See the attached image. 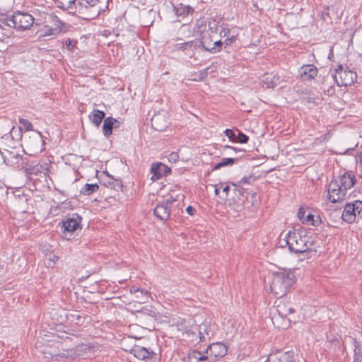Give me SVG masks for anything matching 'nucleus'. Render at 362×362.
<instances>
[{
	"label": "nucleus",
	"instance_id": "c756f323",
	"mask_svg": "<svg viewBox=\"0 0 362 362\" xmlns=\"http://www.w3.org/2000/svg\"><path fill=\"white\" fill-rule=\"evenodd\" d=\"M59 259V257L52 252L46 255L45 264L47 267L53 268L56 262Z\"/></svg>",
	"mask_w": 362,
	"mask_h": 362
},
{
	"label": "nucleus",
	"instance_id": "2f4dec72",
	"mask_svg": "<svg viewBox=\"0 0 362 362\" xmlns=\"http://www.w3.org/2000/svg\"><path fill=\"white\" fill-rule=\"evenodd\" d=\"M137 293L136 298L139 303H146L151 298V293L146 289H139Z\"/></svg>",
	"mask_w": 362,
	"mask_h": 362
},
{
	"label": "nucleus",
	"instance_id": "f704fd0d",
	"mask_svg": "<svg viewBox=\"0 0 362 362\" xmlns=\"http://www.w3.org/2000/svg\"><path fill=\"white\" fill-rule=\"evenodd\" d=\"M238 34L235 33V30L232 32V34H230L226 39L224 40L223 43L226 45V47L228 45L234 43L237 40Z\"/></svg>",
	"mask_w": 362,
	"mask_h": 362
},
{
	"label": "nucleus",
	"instance_id": "cd10ccee",
	"mask_svg": "<svg viewBox=\"0 0 362 362\" xmlns=\"http://www.w3.org/2000/svg\"><path fill=\"white\" fill-rule=\"evenodd\" d=\"M320 223V217L319 216H314L311 214H308L305 216V220L303 221V224H307L313 226H318Z\"/></svg>",
	"mask_w": 362,
	"mask_h": 362
},
{
	"label": "nucleus",
	"instance_id": "864d4df0",
	"mask_svg": "<svg viewBox=\"0 0 362 362\" xmlns=\"http://www.w3.org/2000/svg\"><path fill=\"white\" fill-rule=\"evenodd\" d=\"M205 327H206V325H202L199 326V334L200 335V341H203V339H204V337L202 335V329L205 330Z\"/></svg>",
	"mask_w": 362,
	"mask_h": 362
},
{
	"label": "nucleus",
	"instance_id": "6e6d98bb",
	"mask_svg": "<svg viewBox=\"0 0 362 362\" xmlns=\"http://www.w3.org/2000/svg\"><path fill=\"white\" fill-rule=\"evenodd\" d=\"M265 362H282V361L277 357H274V358H269Z\"/></svg>",
	"mask_w": 362,
	"mask_h": 362
},
{
	"label": "nucleus",
	"instance_id": "58836bf2",
	"mask_svg": "<svg viewBox=\"0 0 362 362\" xmlns=\"http://www.w3.org/2000/svg\"><path fill=\"white\" fill-rule=\"evenodd\" d=\"M238 131V136H236V142H239L240 144H246L247 143L248 140H249V137L245 134L244 133H243L242 132Z\"/></svg>",
	"mask_w": 362,
	"mask_h": 362
},
{
	"label": "nucleus",
	"instance_id": "09e8293b",
	"mask_svg": "<svg viewBox=\"0 0 362 362\" xmlns=\"http://www.w3.org/2000/svg\"><path fill=\"white\" fill-rule=\"evenodd\" d=\"M5 28L2 25H0V41H2L4 37L6 36V33L4 32Z\"/></svg>",
	"mask_w": 362,
	"mask_h": 362
},
{
	"label": "nucleus",
	"instance_id": "bf43d9fd",
	"mask_svg": "<svg viewBox=\"0 0 362 362\" xmlns=\"http://www.w3.org/2000/svg\"><path fill=\"white\" fill-rule=\"evenodd\" d=\"M120 124H121V122L119 121H118V122L115 123V124L114 125V128L115 129L119 128L120 127Z\"/></svg>",
	"mask_w": 362,
	"mask_h": 362
},
{
	"label": "nucleus",
	"instance_id": "69168bd1",
	"mask_svg": "<svg viewBox=\"0 0 362 362\" xmlns=\"http://www.w3.org/2000/svg\"><path fill=\"white\" fill-rule=\"evenodd\" d=\"M360 162L362 163V156L360 157Z\"/></svg>",
	"mask_w": 362,
	"mask_h": 362
},
{
	"label": "nucleus",
	"instance_id": "7ed1b4c3",
	"mask_svg": "<svg viewBox=\"0 0 362 362\" xmlns=\"http://www.w3.org/2000/svg\"><path fill=\"white\" fill-rule=\"evenodd\" d=\"M2 24L18 31L29 30L35 23V18L28 13L16 11L11 16L1 20Z\"/></svg>",
	"mask_w": 362,
	"mask_h": 362
},
{
	"label": "nucleus",
	"instance_id": "e433bc0d",
	"mask_svg": "<svg viewBox=\"0 0 362 362\" xmlns=\"http://www.w3.org/2000/svg\"><path fill=\"white\" fill-rule=\"evenodd\" d=\"M19 123L21 124L24 127L25 131H32L33 130V124L28 119H23V118H19Z\"/></svg>",
	"mask_w": 362,
	"mask_h": 362
},
{
	"label": "nucleus",
	"instance_id": "3c124183",
	"mask_svg": "<svg viewBox=\"0 0 362 362\" xmlns=\"http://www.w3.org/2000/svg\"><path fill=\"white\" fill-rule=\"evenodd\" d=\"M11 159H13L15 160L16 161H12L13 163H16V164H18L19 160H23V158L22 156H20L18 154L17 155H13V156H11Z\"/></svg>",
	"mask_w": 362,
	"mask_h": 362
},
{
	"label": "nucleus",
	"instance_id": "9b49d317",
	"mask_svg": "<svg viewBox=\"0 0 362 362\" xmlns=\"http://www.w3.org/2000/svg\"><path fill=\"white\" fill-rule=\"evenodd\" d=\"M100 183L117 192L122 191L123 187V184L121 180L115 179L112 176L107 173L103 176H101Z\"/></svg>",
	"mask_w": 362,
	"mask_h": 362
},
{
	"label": "nucleus",
	"instance_id": "dca6fc26",
	"mask_svg": "<svg viewBox=\"0 0 362 362\" xmlns=\"http://www.w3.org/2000/svg\"><path fill=\"white\" fill-rule=\"evenodd\" d=\"M279 76L274 73H265L261 78L262 86L266 88H274L279 81Z\"/></svg>",
	"mask_w": 362,
	"mask_h": 362
},
{
	"label": "nucleus",
	"instance_id": "423d86ee",
	"mask_svg": "<svg viewBox=\"0 0 362 362\" xmlns=\"http://www.w3.org/2000/svg\"><path fill=\"white\" fill-rule=\"evenodd\" d=\"M82 218L77 214H73L62 221V231L63 238L71 240L73 233L80 228Z\"/></svg>",
	"mask_w": 362,
	"mask_h": 362
},
{
	"label": "nucleus",
	"instance_id": "79ce46f5",
	"mask_svg": "<svg viewBox=\"0 0 362 362\" xmlns=\"http://www.w3.org/2000/svg\"><path fill=\"white\" fill-rule=\"evenodd\" d=\"M233 185L234 186V189H233V191H234V193L235 194H236L237 193H238L241 196H244V193L245 192V189L243 188V187H241L238 184H234L233 183Z\"/></svg>",
	"mask_w": 362,
	"mask_h": 362
},
{
	"label": "nucleus",
	"instance_id": "052dcab7",
	"mask_svg": "<svg viewBox=\"0 0 362 362\" xmlns=\"http://www.w3.org/2000/svg\"><path fill=\"white\" fill-rule=\"evenodd\" d=\"M327 92L328 93H329L330 92H334V89L332 86H330L328 89H327Z\"/></svg>",
	"mask_w": 362,
	"mask_h": 362
},
{
	"label": "nucleus",
	"instance_id": "c85d7f7f",
	"mask_svg": "<svg viewBox=\"0 0 362 362\" xmlns=\"http://www.w3.org/2000/svg\"><path fill=\"white\" fill-rule=\"evenodd\" d=\"M99 189L98 184H86L81 189V193L84 195H90Z\"/></svg>",
	"mask_w": 362,
	"mask_h": 362
},
{
	"label": "nucleus",
	"instance_id": "b1692460",
	"mask_svg": "<svg viewBox=\"0 0 362 362\" xmlns=\"http://www.w3.org/2000/svg\"><path fill=\"white\" fill-rule=\"evenodd\" d=\"M118 122V120L116 119L108 117L107 118H105L103 125V132L104 135L106 137H108L112 134V129H114V125L115 123Z\"/></svg>",
	"mask_w": 362,
	"mask_h": 362
},
{
	"label": "nucleus",
	"instance_id": "f257e3e1",
	"mask_svg": "<svg viewBox=\"0 0 362 362\" xmlns=\"http://www.w3.org/2000/svg\"><path fill=\"white\" fill-rule=\"evenodd\" d=\"M290 252L305 255L306 258L315 257L320 246L316 237L308 235L305 231L293 230L286 233L283 240Z\"/></svg>",
	"mask_w": 362,
	"mask_h": 362
},
{
	"label": "nucleus",
	"instance_id": "ea45409f",
	"mask_svg": "<svg viewBox=\"0 0 362 362\" xmlns=\"http://www.w3.org/2000/svg\"><path fill=\"white\" fill-rule=\"evenodd\" d=\"M225 135L233 142H236V135L233 129H226L224 131Z\"/></svg>",
	"mask_w": 362,
	"mask_h": 362
},
{
	"label": "nucleus",
	"instance_id": "4c0bfd02",
	"mask_svg": "<svg viewBox=\"0 0 362 362\" xmlns=\"http://www.w3.org/2000/svg\"><path fill=\"white\" fill-rule=\"evenodd\" d=\"M350 204H352V207L354 208L356 214L360 215L362 212V202L360 200H356Z\"/></svg>",
	"mask_w": 362,
	"mask_h": 362
},
{
	"label": "nucleus",
	"instance_id": "aec40b11",
	"mask_svg": "<svg viewBox=\"0 0 362 362\" xmlns=\"http://www.w3.org/2000/svg\"><path fill=\"white\" fill-rule=\"evenodd\" d=\"M276 310L279 315L281 317H287L296 312V310L290 303H284L281 301L276 305Z\"/></svg>",
	"mask_w": 362,
	"mask_h": 362
},
{
	"label": "nucleus",
	"instance_id": "2eb2a0df",
	"mask_svg": "<svg viewBox=\"0 0 362 362\" xmlns=\"http://www.w3.org/2000/svg\"><path fill=\"white\" fill-rule=\"evenodd\" d=\"M168 121L165 115L158 113L151 118V125L157 131H164L168 127Z\"/></svg>",
	"mask_w": 362,
	"mask_h": 362
},
{
	"label": "nucleus",
	"instance_id": "e2e57ef3",
	"mask_svg": "<svg viewBox=\"0 0 362 362\" xmlns=\"http://www.w3.org/2000/svg\"><path fill=\"white\" fill-rule=\"evenodd\" d=\"M59 356H62L63 357L68 358L69 355H66L65 354H61Z\"/></svg>",
	"mask_w": 362,
	"mask_h": 362
},
{
	"label": "nucleus",
	"instance_id": "f03ea898",
	"mask_svg": "<svg viewBox=\"0 0 362 362\" xmlns=\"http://www.w3.org/2000/svg\"><path fill=\"white\" fill-rule=\"evenodd\" d=\"M295 283L293 273L285 272H276L273 274L272 281L270 284L271 292L276 297L281 298Z\"/></svg>",
	"mask_w": 362,
	"mask_h": 362
},
{
	"label": "nucleus",
	"instance_id": "5fc2aeb1",
	"mask_svg": "<svg viewBox=\"0 0 362 362\" xmlns=\"http://www.w3.org/2000/svg\"><path fill=\"white\" fill-rule=\"evenodd\" d=\"M139 288H138L137 286H132V287H130V293H137L139 291Z\"/></svg>",
	"mask_w": 362,
	"mask_h": 362
},
{
	"label": "nucleus",
	"instance_id": "9d476101",
	"mask_svg": "<svg viewBox=\"0 0 362 362\" xmlns=\"http://www.w3.org/2000/svg\"><path fill=\"white\" fill-rule=\"evenodd\" d=\"M171 173V169L162 163H153L151 167V180H157L164 176L168 175Z\"/></svg>",
	"mask_w": 362,
	"mask_h": 362
},
{
	"label": "nucleus",
	"instance_id": "72a5a7b5",
	"mask_svg": "<svg viewBox=\"0 0 362 362\" xmlns=\"http://www.w3.org/2000/svg\"><path fill=\"white\" fill-rule=\"evenodd\" d=\"M341 187L340 182L336 180H332L328 186V193H334L337 188Z\"/></svg>",
	"mask_w": 362,
	"mask_h": 362
},
{
	"label": "nucleus",
	"instance_id": "ddd939ff",
	"mask_svg": "<svg viewBox=\"0 0 362 362\" xmlns=\"http://www.w3.org/2000/svg\"><path fill=\"white\" fill-rule=\"evenodd\" d=\"M153 214L161 221H167L170 216V206L167 203L158 202L153 210Z\"/></svg>",
	"mask_w": 362,
	"mask_h": 362
},
{
	"label": "nucleus",
	"instance_id": "bb28decb",
	"mask_svg": "<svg viewBox=\"0 0 362 362\" xmlns=\"http://www.w3.org/2000/svg\"><path fill=\"white\" fill-rule=\"evenodd\" d=\"M105 114L103 111L94 110L89 115L90 120L95 126L98 127L102 121L105 119Z\"/></svg>",
	"mask_w": 362,
	"mask_h": 362
},
{
	"label": "nucleus",
	"instance_id": "603ef678",
	"mask_svg": "<svg viewBox=\"0 0 362 362\" xmlns=\"http://www.w3.org/2000/svg\"><path fill=\"white\" fill-rule=\"evenodd\" d=\"M223 185V183H219L218 185H214V187H215L214 192H215L216 195H218L219 194L220 189H221Z\"/></svg>",
	"mask_w": 362,
	"mask_h": 362
},
{
	"label": "nucleus",
	"instance_id": "a18cd8bd",
	"mask_svg": "<svg viewBox=\"0 0 362 362\" xmlns=\"http://www.w3.org/2000/svg\"><path fill=\"white\" fill-rule=\"evenodd\" d=\"M233 30H231L228 28H223L221 29V30L220 31V35L221 37H228V35H230V34H232V32Z\"/></svg>",
	"mask_w": 362,
	"mask_h": 362
},
{
	"label": "nucleus",
	"instance_id": "37998d69",
	"mask_svg": "<svg viewBox=\"0 0 362 362\" xmlns=\"http://www.w3.org/2000/svg\"><path fill=\"white\" fill-rule=\"evenodd\" d=\"M77 43V41L76 40H71V39H67L66 41H65V45H66V47L69 49V50H72L74 49V47L76 46Z\"/></svg>",
	"mask_w": 362,
	"mask_h": 362
},
{
	"label": "nucleus",
	"instance_id": "0eeeda50",
	"mask_svg": "<svg viewBox=\"0 0 362 362\" xmlns=\"http://www.w3.org/2000/svg\"><path fill=\"white\" fill-rule=\"evenodd\" d=\"M216 35V33H214L212 30L202 33V38L201 40H199L198 48L202 47L205 50L211 53H216L218 52V48H216L215 46H214V42Z\"/></svg>",
	"mask_w": 362,
	"mask_h": 362
},
{
	"label": "nucleus",
	"instance_id": "338daca9",
	"mask_svg": "<svg viewBox=\"0 0 362 362\" xmlns=\"http://www.w3.org/2000/svg\"><path fill=\"white\" fill-rule=\"evenodd\" d=\"M1 20H4V18H0V23H1ZM1 25V24H0V25Z\"/></svg>",
	"mask_w": 362,
	"mask_h": 362
},
{
	"label": "nucleus",
	"instance_id": "a19ab883",
	"mask_svg": "<svg viewBox=\"0 0 362 362\" xmlns=\"http://www.w3.org/2000/svg\"><path fill=\"white\" fill-rule=\"evenodd\" d=\"M256 180V177L255 176H248L243 177L240 181L239 184H251L252 182H255Z\"/></svg>",
	"mask_w": 362,
	"mask_h": 362
},
{
	"label": "nucleus",
	"instance_id": "8fccbe9b",
	"mask_svg": "<svg viewBox=\"0 0 362 362\" xmlns=\"http://www.w3.org/2000/svg\"><path fill=\"white\" fill-rule=\"evenodd\" d=\"M186 211L189 215L193 216L196 212V209L192 206H188L186 209Z\"/></svg>",
	"mask_w": 362,
	"mask_h": 362
},
{
	"label": "nucleus",
	"instance_id": "473e14b6",
	"mask_svg": "<svg viewBox=\"0 0 362 362\" xmlns=\"http://www.w3.org/2000/svg\"><path fill=\"white\" fill-rule=\"evenodd\" d=\"M183 199L184 195L182 194H177L175 197H173L172 194H170L169 198L167 199L165 201H163V202L167 203L168 206H170L171 207V205L173 204V202L183 200Z\"/></svg>",
	"mask_w": 362,
	"mask_h": 362
},
{
	"label": "nucleus",
	"instance_id": "680f3d73",
	"mask_svg": "<svg viewBox=\"0 0 362 362\" xmlns=\"http://www.w3.org/2000/svg\"><path fill=\"white\" fill-rule=\"evenodd\" d=\"M332 56H333V52H332V50L331 49V52H330V53L329 54V57H329V59H331V57H332Z\"/></svg>",
	"mask_w": 362,
	"mask_h": 362
},
{
	"label": "nucleus",
	"instance_id": "412c9836",
	"mask_svg": "<svg viewBox=\"0 0 362 362\" xmlns=\"http://www.w3.org/2000/svg\"><path fill=\"white\" fill-rule=\"evenodd\" d=\"M208 350L215 358H222L227 354V347L222 343H214L209 347Z\"/></svg>",
	"mask_w": 362,
	"mask_h": 362
},
{
	"label": "nucleus",
	"instance_id": "20e7f679",
	"mask_svg": "<svg viewBox=\"0 0 362 362\" xmlns=\"http://www.w3.org/2000/svg\"><path fill=\"white\" fill-rule=\"evenodd\" d=\"M329 79L334 80L339 86H349L354 84L357 80V74L355 71L349 69L348 67L345 69L341 64L337 66L334 70V74H332L329 76L327 75L323 83V88L325 90L326 82Z\"/></svg>",
	"mask_w": 362,
	"mask_h": 362
},
{
	"label": "nucleus",
	"instance_id": "de8ad7c7",
	"mask_svg": "<svg viewBox=\"0 0 362 362\" xmlns=\"http://www.w3.org/2000/svg\"><path fill=\"white\" fill-rule=\"evenodd\" d=\"M224 43L221 42V40H216V38L214 39V46H215V47L216 48H218V51H220L221 49V47H222V45H223Z\"/></svg>",
	"mask_w": 362,
	"mask_h": 362
},
{
	"label": "nucleus",
	"instance_id": "13d9d810",
	"mask_svg": "<svg viewBox=\"0 0 362 362\" xmlns=\"http://www.w3.org/2000/svg\"><path fill=\"white\" fill-rule=\"evenodd\" d=\"M201 75L202 76V78H204L206 76V70L204 69L201 71Z\"/></svg>",
	"mask_w": 362,
	"mask_h": 362
},
{
	"label": "nucleus",
	"instance_id": "f8f14e48",
	"mask_svg": "<svg viewBox=\"0 0 362 362\" xmlns=\"http://www.w3.org/2000/svg\"><path fill=\"white\" fill-rule=\"evenodd\" d=\"M49 168V164L45 163L44 164L27 165L23 168L28 175H38L42 173L45 175L48 174Z\"/></svg>",
	"mask_w": 362,
	"mask_h": 362
},
{
	"label": "nucleus",
	"instance_id": "1a4fd4ad",
	"mask_svg": "<svg viewBox=\"0 0 362 362\" xmlns=\"http://www.w3.org/2000/svg\"><path fill=\"white\" fill-rule=\"evenodd\" d=\"M199 40H193L182 43H177L173 45L174 51H182L186 55L192 57L194 51L198 48Z\"/></svg>",
	"mask_w": 362,
	"mask_h": 362
},
{
	"label": "nucleus",
	"instance_id": "a878e982",
	"mask_svg": "<svg viewBox=\"0 0 362 362\" xmlns=\"http://www.w3.org/2000/svg\"><path fill=\"white\" fill-rule=\"evenodd\" d=\"M208 359V357L204 355L202 352L198 351H190L187 357L185 358V362H200L202 361H206Z\"/></svg>",
	"mask_w": 362,
	"mask_h": 362
},
{
	"label": "nucleus",
	"instance_id": "4468645a",
	"mask_svg": "<svg viewBox=\"0 0 362 362\" xmlns=\"http://www.w3.org/2000/svg\"><path fill=\"white\" fill-rule=\"evenodd\" d=\"M299 73L303 80L308 81L317 76L318 69L314 64H306L300 68Z\"/></svg>",
	"mask_w": 362,
	"mask_h": 362
},
{
	"label": "nucleus",
	"instance_id": "774afa93",
	"mask_svg": "<svg viewBox=\"0 0 362 362\" xmlns=\"http://www.w3.org/2000/svg\"><path fill=\"white\" fill-rule=\"evenodd\" d=\"M361 56L362 57V54H361Z\"/></svg>",
	"mask_w": 362,
	"mask_h": 362
},
{
	"label": "nucleus",
	"instance_id": "c9c22d12",
	"mask_svg": "<svg viewBox=\"0 0 362 362\" xmlns=\"http://www.w3.org/2000/svg\"><path fill=\"white\" fill-rule=\"evenodd\" d=\"M45 30L44 31V33L41 35L42 36L54 35L57 33H59V31L57 29L49 26L48 24H45Z\"/></svg>",
	"mask_w": 362,
	"mask_h": 362
},
{
	"label": "nucleus",
	"instance_id": "393cba45",
	"mask_svg": "<svg viewBox=\"0 0 362 362\" xmlns=\"http://www.w3.org/2000/svg\"><path fill=\"white\" fill-rule=\"evenodd\" d=\"M346 191H344L343 187L337 188L334 193H328L329 199L332 203H337L344 201L346 197Z\"/></svg>",
	"mask_w": 362,
	"mask_h": 362
},
{
	"label": "nucleus",
	"instance_id": "39448f33",
	"mask_svg": "<svg viewBox=\"0 0 362 362\" xmlns=\"http://www.w3.org/2000/svg\"><path fill=\"white\" fill-rule=\"evenodd\" d=\"M100 0H78L76 16L90 20L97 18L102 10Z\"/></svg>",
	"mask_w": 362,
	"mask_h": 362
},
{
	"label": "nucleus",
	"instance_id": "0e129e2a",
	"mask_svg": "<svg viewBox=\"0 0 362 362\" xmlns=\"http://www.w3.org/2000/svg\"><path fill=\"white\" fill-rule=\"evenodd\" d=\"M354 362H362V361L358 359H354Z\"/></svg>",
	"mask_w": 362,
	"mask_h": 362
},
{
	"label": "nucleus",
	"instance_id": "f3484780",
	"mask_svg": "<svg viewBox=\"0 0 362 362\" xmlns=\"http://www.w3.org/2000/svg\"><path fill=\"white\" fill-rule=\"evenodd\" d=\"M78 0H57V6L67 11L69 13L76 16Z\"/></svg>",
	"mask_w": 362,
	"mask_h": 362
},
{
	"label": "nucleus",
	"instance_id": "6e6552de",
	"mask_svg": "<svg viewBox=\"0 0 362 362\" xmlns=\"http://www.w3.org/2000/svg\"><path fill=\"white\" fill-rule=\"evenodd\" d=\"M41 19H37L35 22V25H40L41 24H52L55 26V29L59 31V29L64 23L61 21V20L53 13H45L43 12L41 14Z\"/></svg>",
	"mask_w": 362,
	"mask_h": 362
},
{
	"label": "nucleus",
	"instance_id": "4d7b16f0",
	"mask_svg": "<svg viewBox=\"0 0 362 362\" xmlns=\"http://www.w3.org/2000/svg\"><path fill=\"white\" fill-rule=\"evenodd\" d=\"M224 149H230V150H233L235 152L242 151V150H240V149H238V148H236L235 147H232V146H228V145L224 146Z\"/></svg>",
	"mask_w": 362,
	"mask_h": 362
},
{
	"label": "nucleus",
	"instance_id": "4be33fe9",
	"mask_svg": "<svg viewBox=\"0 0 362 362\" xmlns=\"http://www.w3.org/2000/svg\"><path fill=\"white\" fill-rule=\"evenodd\" d=\"M356 217V214L354 211V208L352 207V204L350 203L346 204L341 214L342 219L348 223H352L355 221Z\"/></svg>",
	"mask_w": 362,
	"mask_h": 362
},
{
	"label": "nucleus",
	"instance_id": "c03bdc74",
	"mask_svg": "<svg viewBox=\"0 0 362 362\" xmlns=\"http://www.w3.org/2000/svg\"><path fill=\"white\" fill-rule=\"evenodd\" d=\"M297 216H298V218H299V220L303 223V221L305 220V218L306 216L305 211L304 210L303 208L300 207L298 209Z\"/></svg>",
	"mask_w": 362,
	"mask_h": 362
},
{
	"label": "nucleus",
	"instance_id": "a211bd4d",
	"mask_svg": "<svg viewBox=\"0 0 362 362\" xmlns=\"http://www.w3.org/2000/svg\"><path fill=\"white\" fill-rule=\"evenodd\" d=\"M131 353L136 358L140 360L151 359L155 355L153 351H151L148 349L139 346H134L131 351Z\"/></svg>",
	"mask_w": 362,
	"mask_h": 362
},
{
	"label": "nucleus",
	"instance_id": "49530a36",
	"mask_svg": "<svg viewBox=\"0 0 362 362\" xmlns=\"http://www.w3.org/2000/svg\"><path fill=\"white\" fill-rule=\"evenodd\" d=\"M221 189H223V192L225 193V199L227 198L228 195V193L230 190V186L227 184H223V187H221Z\"/></svg>",
	"mask_w": 362,
	"mask_h": 362
},
{
	"label": "nucleus",
	"instance_id": "7c9ffc66",
	"mask_svg": "<svg viewBox=\"0 0 362 362\" xmlns=\"http://www.w3.org/2000/svg\"><path fill=\"white\" fill-rule=\"evenodd\" d=\"M238 160V158H223L222 160L215 165L213 170H218L222 167L224 166H228V165H233L236 161Z\"/></svg>",
	"mask_w": 362,
	"mask_h": 362
},
{
	"label": "nucleus",
	"instance_id": "5701e85b",
	"mask_svg": "<svg viewBox=\"0 0 362 362\" xmlns=\"http://www.w3.org/2000/svg\"><path fill=\"white\" fill-rule=\"evenodd\" d=\"M173 6L175 15L177 17L185 18L189 14L192 15L194 12V8L189 6L184 5L182 4H180L177 6L173 4Z\"/></svg>",
	"mask_w": 362,
	"mask_h": 362
},
{
	"label": "nucleus",
	"instance_id": "6ab92c4d",
	"mask_svg": "<svg viewBox=\"0 0 362 362\" xmlns=\"http://www.w3.org/2000/svg\"><path fill=\"white\" fill-rule=\"evenodd\" d=\"M356 179L354 175L349 172H345L340 177V185L344 189V191H346L351 189L356 183Z\"/></svg>",
	"mask_w": 362,
	"mask_h": 362
}]
</instances>
